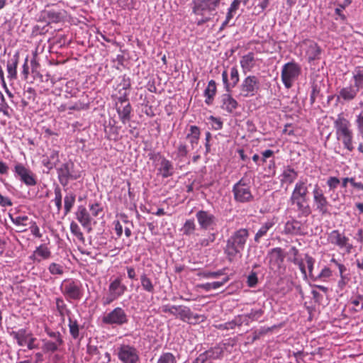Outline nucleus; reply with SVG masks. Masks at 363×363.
Returning <instances> with one entry per match:
<instances>
[{
	"label": "nucleus",
	"mask_w": 363,
	"mask_h": 363,
	"mask_svg": "<svg viewBox=\"0 0 363 363\" xmlns=\"http://www.w3.org/2000/svg\"><path fill=\"white\" fill-rule=\"evenodd\" d=\"M64 296L68 299L79 300L83 296L82 284L77 279H65L60 286Z\"/></svg>",
	"instance_id": "nucleus-8"
},
{
	"label": "nucleus",
	"mask_w": 363,
	"mask_h": 363,
	"mask_svg": "<svg viewBox=\"0 0 363 363\" xmlns=\"http://www.w3.org/2000/svg\"><path fill=\"white\" fill-rule=\"evenodd\" d=\"M230 93L226 91L220 96V108L228 113H233L238 107V102L232 96Z\"/></svg>",
	"instance_id": "nucleus-22"
},
{
	"label": "nucleus",
	"mask_w": 363,
	"mask_h": 363,
	"mask_svg": "<svg viewBox=\"0 0 363 363\" xmlns=\"http://www.w3.org/2000/svg\"><path fill=\"white\" fill-rule=\"evenodd\" d=\"M359 91L360 90L358 88L350 83L337 91L336 95L337 100L341 104L350 103L357 97Z\"/></svg>",
	"instance_id": "nucleus-18"
},
{
	"label": "nucleus",
	"mask_w": 363,
	"mask_h": 363,
	"mask_svg": "<svg viewBox=\"0 0 363 363\" xmlns=\"http://www.w3.org/2000/svg\"><path fill=\"white\" fill-rule=\"evenodd\" d=\"M228 277H225L221 281H214L211 283H206L201 285V287L206 290V291H210L211 289H217L220 287L223 286L228 281Z\"/></svg>",
	"instance_id": "nucleus-42"
},
{
	"label": "nucleus",
	"mask_w": 363,
	"mask_h": 363,
	"mask_svg": "<svg viewBox=\"0 0 363 363\" xmlns=\"http://www.w3.org/2000/svg\"><path fill=\"white\" fill-rule=\"evenodd\" d=\"M196 218L201 230L213 231L218 228V218L208 211H198L196 213Z\"/></svg>",
	"instance_id": "nucleus-11"
},
{
	"label": "nucleus",
	"mask_w": 363,
	"mask_h": 363,
	"mask_svg": "<svg viewBox=\"0 0 363 363\" xmlns=\"http://www.w3.org/2000/svg\"><path fill=\"white\" fill-rule=\"evenodd\" d=\"M117 355L123 363H138L139 361L138 351L129 345H121L118 347Z\"/></svg>",
	"instance_id": "nucleus-15"
},
{
	"label": "nucleus",
	"mask_w": 363,
	"mask_h": 363,
	"mask_svg": "<svg viewBox=\"0 0 363 363\" xmlns=\"http://www.w3.org/2000/svg\"><path fill=\"white\" fill-rule=\"evenodd\" d=\"M189 150L187 145L184 143H179L177 146L175 151L172 153V158L178 162H183L185 157H187Z\"/></svg>",
	"instance_id": "nucleus-33"
},
{
	"label": "nucleus",
	"mask_w": 363,
	"mask_h": 363,
	"mask_svg": "<svg viewBox=\"0 0 363 363\" xmlns=\"http://www.w3.org/2000/svg\"><path fill=\"white\" fill-rule=\"evenodd\" d=\"M291 261L296 265H298L300 271L304 277H306V267L303 263V260L301 258H292Z\"/></svg>",
	"instance_id": "nucleus-59"
},
{
	"label": "nucleus",
	"mask_w": 363,
	"mask_h": 363,
	"mask_svg": "<svg viewBox=\"0 0 363 363\" xmlns=\"http://www.w3.org/2000/svg\"><path fill=\"white\" fill-rule=\"evenodd\" d=\"M140 279L143 289L148 293L153 294L155 291V286L152 280L147 276V274L145 273L141 274Z\"/></svg>",
	"instance_id": "nucleus-40"
},
{
	"label": "nucleus",
	"mask_w": 363,
	"mask_h": 363,
	"mask_svg": "<svg viewBox=\"0 0 363 363\" xmlns=\"http://www.w3.org/2000/svg\"><path fill=\"white\" fill-rule=\"evenodd\" d=\"M301 74V67L294 61L285 63L281 68V79L285 88L291 89Z\"/></svg>",
	"instance_id": "nucleus-3"
},
{
	"label": "nucleus",
	"mask_w": 363,
	"mask_h": 363,
	"mask_svg": "<svg viewBox=\"0 0 363 363\" xmlns=\"http://www.w3.org/2000/svg\"><path fill=\"white\" fill-rule=\"evenodd\" d=\"M217 88L216 83L214 80H210L208 83V86L204 90L205 103L208 105H211L213 103L214 96L216 94Z\"/></svg>",
	"instance_id": "nucleus-35"
},
{
	"label": "nucleus",
	"mask_w": 363,
	"mask_h": 363,
	"mask_svg": "<svg viewBox=\"0 0 363 363\" xmlns=\"http://www.w3.org/2000/svg\"><path fill=\"white\" fill-rule=\"evenodd\" d=\"M284 232L286 234H290L293 235H305L303 223L296 219H291L285 223Z\"/></svg>",
	"instance_id": "nucleus-24"
},
{
	"label": "nucleus",
	"mask_w": 363,
	"mask_h": 363,
	"mask_svg": "<svg viewBox=\"0 0 363 363\" xmlns=\"http://www.w3.org/2000/svg\"><path fill=\"white\" fill-rule=\"evenodd\" d=\"M15 177L20 179L26 186H33L37 184V179L34 173L26 168L23 164L17 163L14 166Z\"/></svg>",
	"instance_id": "nucleus-16"
},
{
	"label": "nucleus",
	"mask_w": 363,
	"mask_h": 363,
	"mask_svg": "<svg viewBox=\"0 0 363 363\" xmlns=\"http://www.w3.org/2000/svg\"><path fill=\"white\" fill-rule=\"evenodd\" d=\"M321 52L322 50L317 43L314 42L310 43L306 51L308 62L311 63L315 60H319Z\"/></svg>",
	"instance_id": "nucleus-26"
},
{
	"label": "nucleus",
	"mask_w": 363,
	"mask_h": 363,
	"mask_svg": "<svg viewBox=\"0 0 363 363\" xmlns=\"http://www.w3.org/2000/svg\"><path fill=\"white\" fill-rule=\"evenodd\" d=\"M19 60V54L16 52L13 55V57L8 61L6 69L8 72V77L11 79H16L17 77V66Z\"/></svg>",
	"instance_id": "nucleus-31"
},
{
	"label": "nucleus",
	"mask_w": 363,
	"mask_h": 363,
	"mask_svg": "<svg viewBox=\"0 0 363 363\" xmlns=\"http://www.w3.org/2000/svg\"><path fill=\"white\" fill-rule=\"evenodd\" d=\"M280 182L283 184L287 183L292 184L298 177V172L291 167L287 166L284 168L281 175Z\"/></svg>",
	"instance_id": "nucleus-29"
},
{
	"label": "nucleus",
	"mask_w": 363,
	"mask_h": 363,
	"mask_svg": "<svg viewBox=\"0 0 363 363\" xmlns=\"http://www.w3.org/2000/svg\"><path fill=\"white\" fill-rule=\"evenodd\" d=\"M69 333L73 338L77 339L79 335V327L77 320L74 319H69Z\"/></svg>",
	"instance_id": "nucleus-48"
},
{
	"label": "nucleus",
	"mask_w": 363,
	"mask_h": 363,
	"mask_svg": "<svg viewBox=\"0 0 363 363\" xmlns=\"http://www.w3.org/2000/svg\"><path fill=\"white\" fill-rule=\"evenodd\" d=\"M77 220L88 231L91 230V218L86 208L84 206H79L75 213Z\"/></svg>",
	"instance_id": "nucleus-23"
},
{
	"label": "nucleus",
	"mask_w": 363,
	"mask_h": 363,
	"mask_svg": "<svg viewBox=\"0 0 363 363\" xmlns=\"http://www.w3.org/2000/svg\"><path fill=\"white\" fill-rule=\"evenodd\" d=\"M352 81L359 90L363 89V67L357 66L352 71Z\"/></svg>",
	"instance_id": "nucleus-32"
},
{
	"label": "nucleus",
	"mask_w": 363,
	"mask_h": 363,
	"mask_svg": "<svg viewBox=\"0 0 363 363\" xmlns=\"http://www.w3.org/2000/svg\"><path fill=\"white\" fill-rule=\"evenodd\" d=\"M305 259H306V264H307V267H308V269L309 276L311 278L314 279V276L313 275V265H314V263H315V259L312 257L308 255V254L305 255Z\"/></svg>",
	"instance_id": "nucleus-58"
},
{
	"label": "nucleus",
	"mask_w": 363,
	"mask_h": 363,
	"mask_svg": "<svg viewBox=\"0 0 363 363\" xmlns=\"http://www.w3.org/2000/svg\"><path fill=\"white\" fill-rule=\"evenodd\" d=\"M240 323L236 321V320H233L225 324L216 325V327L220 330H229L235 328V325H240Z\"/></svg>",
	"instance_id": "nucleus-60"
},
{
	"label": "nucleus",
	"mask_w": 363,
	"mask_h": 363,
	"mask_svg": "<svg viewBox=\"0 0 363 363\" xmlns=\"http://www.w3.org/2000/svg\"><path fill=\"white\" fill-rule=\"evenodd\" d=\"M292 205H296L297 211L298 212V216L307 217L311 213V208L308 203V201L294 200L289 201Z\"/></svg>",
	"instance_id": "nucleus-28"
},
{
	"label": "nucleus",
	"mask_w": 363,
	"mask_h": 363,
	"mask_svg": "<svg viewBox=\"0 0 363 363\" xmlns=\"http://www.w3.org/2000/svg\"><path fill=\"white\" fill-rule=\"evenodd\" d=\"M125 314L124 311L120 308H116L112 312H111L106 318H125Z\"/></svg>",
	"instance_id": "nucleus-61"
},
{
	"label": "nucleus",
	"mask_w": 363,
	"mask_h": 363,
	"mask_svg": "<svg viewBox=\"0 0 363 363\" xmlns=\"http://www.w3.org/2000/svg\"><path fill=\"white\" fill-rule=\"evenodd\" d=\"M334 127L337 139L342 142L345 149L352 152L354 147L353 145V133L350 128V121L342 114H339L334 122Z\"/></svg>",
	"instance_id": "nucleus-2"
},
{
	"label": "nucleus",
	"mask_w": 363,
	"mask_h": 363,
	"mask_svg": "<svg viewBox=\"0 0 363 363\" xmlns=\"http://www.w3.org/2000/svg\"><path fill=\"white\" fill-rule=\"evenodd\" d=\"M232 192L234 200L238 203H250L254 200L250 186L245 178L240 179L233 185Z\"/></svg>",
	"instance_id": "nucleus-4"
},
{
	"label": "nucleus",
	"mask_w": 363,
	"mask_h": 363,
	"mask_svg": "<svg viewBox=\"0 0 363 363\" xmlns=\"http://www.w3.org/2000/svg\"><path fill=\"white\" fill-rule=\"evenodd\" d=\"M76 201V195L73 192L67 193L64 198L65 215H67L73 208Z\"/></svg>",
	"instance_id": "nucleus-39"
},
{
	"label": "nucleus",
	"mask_w": 363,
	"mask_h": 363,
	"mask_svg": "<svg viewBox=\"0 0 363 363\" xmlns=\"http://www.w3.org/2000/svg\"><path fill=\"white\" fill-rule=\"evenodd\" d=\"M328 242L338 247L340 249H345L347 253H350L353 245L350 242L349 238L346 237L344 233H341L338 230H332L328 236Z\"/></svg>",
	"instance_id": "nucleus-14"
},
{
	"label": "nucleus",
	"mask_w": 363,
	"mask_h": 363,
	"mask_svg": "<svg viewBox=\"0 0 363 363\" xmlns=\"http://www.w3.org/2000/svg\"><path fill=\"white\" fill-rule=\"evenodd\" d=\"M155 164L157 175L162 179H167L173 176L174 174V167L173 163L165 157L157 152L150 157Z\"/></svg>",
	"instance_id": "nucleus-7"
},
{
	"label": "nucleus",
	"mask_w": 363,
	"mask_h": 363,
	"mask_svg": "<svg viewBox=\"0 0 363 363\" xmlns=\"http://www.w3.org/2000/svg\"><path fill=\"white\" fill-rule=\"evenodd\" d=\"M230 79L229 80L227 70H223L222 72V81L224 89L227 92H231L233 88L235 87L240 81L239 72L236 66L230 68Z\"/></svg>",
	"instance_id": "nucleus-19"
},
{
	"label": "nucleus",
	"mask_w": 363,
	"mask_h": 363,
	"mask_svg": "<svg viewBox=\"0 0 363 363\" xmlns=\"http://www.w3.org/2000/svg\"><path fill=\"white\" fill-rule=\"evenodd\" d=\"M351 0H345L342 4H339L338 7H337L335 9V14L339 16V17L342 21H345L347 18L345 15L342 13V11L345 9L347 6H348L351 4Z\"/></svg>",
	"instance_id": "nucleus-50"
},
{
	"label": "nucleus",
	"mask_w": 363,
	"mask_h": 363,
	"mask_svg": "<svg viewBox=\"0 0 363 363\" xmlns=\"http://www.w3.org/2000/svg\"><path fill=\"white\" fill-rule=\"evenodd\" d=\"M224 352L223 345H216L214 347L201 353L194 361V363H205L207 360H213L220 359Z\"/></svg>",
	"instance_id": "nucleus-20"
},
{
	"label": "nucleus",
	"mask_w": 363,
	"mask_h": 363,
	"mask_svg": "<svg viewBox=\"0 0 363 363\" xmlns=\"http://www.w3.org/2000/svg\"><path fill=\"white\" fill-rule=\"evenodd\" d=\"M354 125L356 126L358 135L363 140V109L356 115Z\"/></svg>",
	"instance_id": "nucleus-44"
},
{
	"label": "nucleus",
	"mask_w": 363,
	"mask_h": 363,
	"mask_svg": "<svg viewBox=\"0 0 363 363\" xmlns=\"http://www.w3.org/2000/svg\"><path fill=\"white\" fill-rule=\"evenodd\" d=\"M217 235L218 233L215 232L208 233L206 238L199 240V245L201 247L209 246L211 243L215 242Z\"/></svg>",
	"instance_id": "nucleus-46"
},
{
	"label": "nucleus",
	"mask_w": 363,
	"mask_h": 363,
	"mask_svg": "<svg viewBox=\"0 0 363 363\" xmlns=\"http://www.w3.org/2000/svg\"><path fill=\"white\" fill-rule=\"evenodd\" d=\"M312 194L315 210L321 215L328 213V207L330 206V203L326 196L324 195L323 189L318 184L314 186Z\"/></svg>",
	"instance_id": "nucleus-13"
},
{
	"label": "nucleus",
	"mask_w": 363,
	"mask_h": 363,
	"mask_svg": "<svg viewBox=\"0 0 363 363\" xmlns=\"http://www.w3.org/2000/svg\"><path fill=\"white\" fill-rule=\"evenodd\" d=\"M258 283L257 274L255 272H252L247 278V284L249 287H255Z\"/></svg>",
	"instance_id": "nucleus-55"
},
{
	"label": "nucleus",
	"mask_w": 363,
	"mask_h": 363,
	"mask_svg": "<svg viewBox=\"0 0 363 363\" xmlns=\"http://www.w3.org/2000/svg\"><path fill=\"white\" fill-rule=\"evenodd\" d=\"M240 63L245 73L250 72L255 67V64L254 54L252 52H249L247 55L242 56Z\"/></svg>",
	"instance_id": "nucleus-36"
},
{
	"label": "nucleus",
	"mask_w": 363,
	"mask_h": 363,
	"mask_svg": "<svg viewBox=\"0 0 363 363\" xmlns=\"http://www.w3.org/2000/svg\"><path fill=\"white\" fill-rule=\"evenodd\" d=\"M48 18L50 21L57 23L62 20V16L61 13L52 10L48 12Z\"/></svg>",
	"instance_id": "nucleus-56"
},
{
	"label": "nucleus",
	"mask_w": 363,
	"mask_h": 363,
	"mask_svg": "<svg viewBox=\"0 0 363 363\" xmlns=\"http://www.w3.org/2000/svg\"><path fill=\"white\" fill-rule=\"evenodd\" d=\"M200 129L196 125H191L189 133L186 135V138L189 140L191 148L194 149L197 145L200 138Z\"/></svg>",
	"instance_id": "nucleus-37"
},
{
	"label": "nucleus",
	"mask_w": 363,
	"mask_h": 363,
	"mask_svg": "<svg viewBox=\"0 0 363 363\" xmlns=\"http://www.w3.org/2000/svg\"><path fill=\"white\" fill-rule=\"evenodd\" d=\"M196 230V224L194 220L192 219L186 220L184 223L182 230L183 231V234L185 235H192Z\"/></svg>",
	"instance_id": "nucleus-45"
},
{
	"label": "nucleus",
	"mask_w": 363,
	"mask_h": 363,
	"mask_svg": "<svg viewBox=\"0 0 363 363\" xmlns=\"http://www.w3.org/2000/svg\"><path fill=\"white\" fill-rule=\"evenodd\" d=\"M209 120L212 121V128L218 130L222 129L223 128V122L220 121V118H218L214 116H210Z\"/></svg>",
	"instance_id": "nucleus-62"
},
{
	"label": "nucleus",
	"mask_w": 363,
	"mask_h": 363,
	"mask_svg": "<svg viewBox=\"0 0 363 363\" xmlns=\"http://www.w3.org/2000/svg\"><path fill=\"white\" fill-rule=\"evenodd\" d=\"M42 350L44 353H53L56 352L59 347L63 344L62 339L51 341L48 340H43Z\"/></svg>",
	"instance_id": "nucleus-34"
},
{
	"label": "nucleus",
	"mask_w": 363,
	"mask_h": 363,
	"mask_svg": "<svg viewBox=\"0 0 363 363\" xmlns=\"http://www.w3.org/2000/svg\"><path fill=\"white\" fill-rule=\"evenodd\" d=\"M29 229L30 230V233L33 235H34L35 238H42L43 235L40 232V228L37 225V223L34 220H30L29 221Z\"/></svg>",
	"instance_id": "nucleus-53"
},
{
	"label": "nucleus",
	"mask_w": 363,
	"mask_h": 363,
	"mask_svg": "<svg viewBox=\"0 0 363 363\" xmlns=\"http://www.w3.org/2000/svg\"><path fill=\"white\" fill-rule=\"evenodd\" d=\"M269 259V267L271 270L278 274H281L285 271L284 261L285 255L281 247H274L272 249L267 255Z\"/></svg>",
	"instance_id": "nucleus-9"
},
{
	"label": "nucleus",
	"mask_w": 363,
	"mask_h": 363,
	"mask_svg": "<svg viewBox=\"0 0 363 363\" xmlns=\"http://www.w3.org/2000/svg\"><path fill=\"white\" fill-rule=\"evenodd\" d=\"M11 335L21 347L26 346L30 350L39 348L37 338L33 336L31 332L26 329H19L18 330L13 331Z\"/></svg>",
	"instance_id": "nucleus-10"
},
{
	"label": "nucleus",
	"mask_w": 363,
	"mask_h": 363,
	"mask_svg": "<svg viewBox=\"0 0 363 363\" xmlns=\"http://www.w3.org/2000/svg\"><path fill=\"white\" fill-rule=\"evenodd\" d=\"M48 271L52 275H62L64 273V267L60 264L52 262L49 265Z\"/></svg>",
	"instance_id": "nucleus-49"
},
{
	"label": "nucleus",
	"mask_w": 363,
	"mask_h": 363,
	"mask_svg": "<svg viewBox=\"0 0 363 363\" xmlns=\"http://www.w3.org/2000/svg\"><path fill=\"white\" fill-rule=\"evenodd\" d=\"M126 291L127 286L122 283L121 278L117 277L111 281L108 291L102 298L104 305H109L119 297L122 296Z\"/></svg>",
	"instance_id": "nucleus-5"
},
{
	"label": "nucleus",
	"mask_w": 363,
	"mask_h": 363,
	"mask_svg": "<svg viewBox=\"0 0 363 363\" xmlns=\"http://www.w3.org/2000/svg\"><path fill=\"white\" fill-rule=\"evenodd\" d=\"M250 236L249 230L246 228H240L232 233L228 238L225 253L228 259L231 260L240 254L245 249V245Z\"/></svg>",
	"instance_id": "nucleus-1"
},
{
	"label": "nucleus",
	"mask_w": 363,
	"mask_h": 363,
	"mask_svg": "<svg viewBox=\"0 0 363 363\" xmlns=\"http://www.w3.org/2000/svg\"><path fill=\"white\" fill-rule=\"evenodd\" d=\"M320 94V89L318 85L315 84L312 86V90L310 96L311 104H313L315 101L317 96Z\"/></svg>",
	"instance_id": "nucleus-64"
},
{
	"label": "nucleus",
	"mask_w": 363,
	"mask_h": 363,
	"mask_svg": "<svg viewBox=\"0 0 363 363\" xmlns=\"http://www.w3.org/2000/svg\"><path fill=\"white\" fill-rule=\"evenodd\" d=\"M157 363H177V360L172 353L166 352L160 357Z\"/></svg>",
	"instance_id": "nucleus-51"
},
{
	"label": "nucleus",
	"mask_w": 363,
	"mask_h": 363,
	"mask_svg": "<svg viewBox=\"0 0 363 363\" xmlns=\"http://www.w3.org/2000/svg\"><path fill=\"white\" fill-rule=\"evenodd\" d=\"M116 111L118 114L120 121L123 124H126L131 118V113L133 111L132 106L130 103H126L123 106L116 107Z\"/></svg>",
	"instance_id": "nucleus-27"
},
{
	"label": "nucleus",
	"mask_w": 363,
	"mask_h": 363,
	"mask_svg": "<svg viewBox=\"0 0 363 363\" xmlns=\"http://www.w3.org/2000/svg\"><path fill=\"white\" fill-rule=\"evenodd\" d=\"M308 187L307 184V179L298 180L295 184L289 201H308Z\"/></svg>",
	"instance_id": "nucleus-21"
},
{
	"label": "nucleus",
	"mask_w": 363,
	"mask_h": 363,
	"mask_svg": "<svg viewBox=\"0 0 363 363\" xmlns=\"http://www.w3.org/2000/svg\"><path fill=\"white\" fill-rule=\"evenodd\" d=\"M274 223L271 220H268L260 227L257 233L255 235V241L259 242L260 239L267 235V232L274 226Z\"/></svg>",
	"instance_id": "nucleus-38"
},
{
	"label": "nucleus",
	"mask_w": 363,
	"mask_h": 363,
	"mask_svg": "<svg viewBox=\"0 0 363 363\" xmlns=\"http://www.w3.org/2000/svg\"><path fill=\"white\" fill-rule=\"evenodd\" d=\"M340 183V179L336 177H330L326 182L330 191H334L335 189H336Z\"/></svg>",
	"instance_id": "nucleus-54"
},
{
	"label": "nucleus",
	"mask_w": 363,
	"mask_h": 363,
	"mask_svg": "<svg viewBox=\"0 0 363 363\" xmlns=\"http://www.w3.org/2000/svg\"><path fill=\"white\" fill-rule=\"evenodd\" d=\"M221 0H194L193 11L196 14L205 15L215 12Z\"/></svg>",
	"instance_id": "nucleus-17"
},
{
	"label": "nucleus",
	"mask_w": 363,
	"mask_h": 363,
	"mask_svg": "<svg viewBox=\"0 0 363 363\" xmlns=\"http://www.w3.org/2000/svg\"><path fill=\"white\" fill-rule=\"evenodd\" d=\"M74 167V164L70 160L56 167L57 179L62 186H67L69 180H76L80 177L79 173L75 172Z\"/></svg>",
	"instance_id": "nucleus-6"
},
{
	"label": "nucleus",
	"mask_w": 363,
	"mask_h": 363,
	"mask_svg": "<svg viewBox=\"0 0 363 363\" xmlns=\"http://www.w3.org/2000/svg\"><path fill=\"white\" fill-rule=\"evenodd\" d=\"M169 314L176 318H191L190 309L184 306H171L168 308Z\"/></svg>",
	"instance_id": "nucleus-30"
},
{
	"label": "nucleus",
	"mask_w": 363,
	"mask_h": 363,
	"mask_svg": "<svg viewBox=\"0 0 363 363\" xmlns=\"http://www.w3.org/2000/svg\"><path fill=\"white\" fill-rule=\"evenodd\" d=\"M70 231L71 233L76 236L79 240L84 242V237L81 231V229L79 226V225L75 223L74 221H72L70 223Z\"/></svg>",
	"instance_id": "nucleus-47"
},
{
	"label": "nucleus",
	"mask_w": 363,
	"mask_h": 363,
	"mask_svg": "<svg viewBox=\"0 0 363 363\" xmlns=\"http://www.w3.org/2000/svg\"><path fill=\"white\" fill-rule=\"evenodd\" d=\"M259 90V82L255 75L245 77L240 85V96L248 98L255 96Z\"/></svg>",
	"instance_id": "nucleus-12"
},
{
	"label": "nucleus",
	"mask_w": 363,
	"mask_h": 363,
	"mask_svg": "<svg viewBox=\"0 0 363 363\" xmlns=\"http://www.w3.org/2000/svg\"><path fill=\"white\" fill-rule=\"evenodd\" d=\"M51 252L45 245H40L35 248L30 259L34 262H40L42 259H49Z\"/></svg>",
	"instance_id": "nucleus-25"
},
{
	"label": "nucleus",
	"mask_w": 363,
	"mask_h": 363,
	"mask_svg": "<svg viewBox=\"0 0 363 363\" xmlns=\"http://www.w3.org/2000/svg\"><path fill=\"white\" fill-rule=\"evenodd\" d=\"M56 306L60 315L62 317L65 318L67 316V318H70L71 315H72L71 311L67 309L65 301L62 298H56Z\"/></svg>",
	"instance_id": "nucleus-41"
},
{
	"label": "nucleus",
	"mask_w": 363,
	"mask_h": 363,
	"mask_svg": "<svg viewBox=\"0 0 363 363\" xmlns=\"http://www.w3.org/2000/svg\"><path fill=\"white\" fill-rule=\"evenodd\" d=\"M89 207L91 215L94 217L99 216L103 210L102 207H101V205L99 203H91L89 205Z\"/></svg>",
	"instance_id": "nucleus-57"
},
{
	"label": "nucleus",
	"mask_w": 363,
	"mask_h": 363,
	"mask_svg": "<svg viewBox=\"0 0 363 363\" xmlns=\"http://www.w3.org/2000/svg\"><path fill=\"white\" fill-rule=\"evenodd\" d=\"M224 274V270H218L216 272H204L203 273V276L205 278H212V279H216L219 277L220 276Z\"/></svg>",
	"instance_id": "nucleus-63"
},
{
	"label": "nucleus",
	"mask_w": 363,
	"mask_h": 363,
	"mask_svg": "<svg viewBox=\"0 0 363 363\" xmlns=\"http://www.w3.org/2000/svg\"><path fill=\"white\" fill-rule=\"evenodd\" d=\"M9 217L12 223L16 226L26 227L29 225V222L28 223L29 218L26 216H18L13 217L12 215L10 214Z\"/></svg>",
	"instance_id": "nucleus-43"
},
{
	"label": "nucleus",
	"mask_w": 363,
	"mask_h": 363,
	"mask_svg": "<svg viewBox=\"0 0 363 363\" xmlns=\"http://www.w3.org/2000/svg\"><path fill=\"white\" fill-rule=\"evenodd\" d=\"M54 192L55 199L53 201L57 207V212H60L62 209V192L59 186L55 187Z\"/></svg>",
	"instance_id": "nucleus-52"
}]
</instances>
